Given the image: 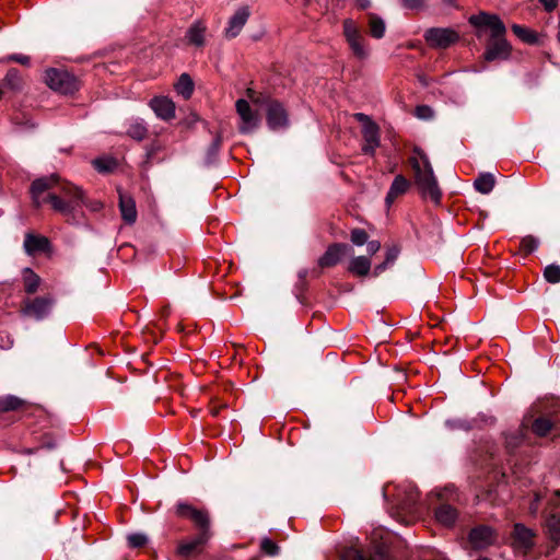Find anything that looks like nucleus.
I'll return each mask as SVG.
<instances>
[{
	"instance_id": "obj_1",
	"label": "nucleus",
	"mask_w": 560,
	"mask_h": 560,
	"mask_svg": "<svg viewBox=\"0 0 560 560\" xmlns=\"http://www.w3.org/2000/svg\"><path fill=\"white\" fill-rule=\"evenodd\" d=\"M31 195L36 208L49 202L51 208L69 219L83 200V191L70 184L61 183L57 174L35 179L31 185Z\"/></svg>"
},
{
	"instance_id": "obj_2",
	"label": "nucleus",
	"mask_w": 560,
	"mask_h": 560,
	"mask_svg": "<svg viewBox=\"0 0 560 560\" xmlns=\"http://www.w3.org/2000/svg\"><path fill=\"white\" fill-rule=\"evenodd\" d=\"M523 423L538 436H546L552 429L560 428V399L552 400L536 418L525 417Z\"/></svg>"
},
{
	"instance_id": "obj_3",
	"label": "nucleus",
	"mask_w": 560,
	"mask_h": 560,
	"mask_svg": "<svg viewBox=\"0 0 560 560\" xmlns=\"http://www.w3.org/2000/svg\"><path fill=\"white\" fill-rule=\"evenodd\" d=\"M408 162L413 172L415 184L417 185L421 196L430 197L432 201L439 203L442 198V191L439 187L433 170H430L429 172L422 171L421 163L417 156L409 158Z\"/></svg>"
},
{
	"instance_id": "obj_4",
	"label": "nucleus",
	"mask_w": 560,
	"mask_h": 560,
	"mask_svg": "<svg viewBox=\"0 0 560 560\" xmlns=\"http://www.w3.org/2000/svg\"><path fill=\"white\" fill-rule=\"evenodd\" d=\"M261 108L265 109L267 126L270 130L278 131L290 126L288 109L279 100L270 95Z\"/></svg>"
},
{
	"instance_id": "obj_5",
	"label": "nucleus",
	"mask_w": 560,
	"mask_h": 560,
	"mask_svg": "<svg viewBox=\"0 0 560 560\" xmlns=\"http://www.w3.org/2000/svg\"><path fill=\"white\" fill-rule=\"evenodd\" d=\"M342 26L343 35L354 57L360 60L366 59L370 55V50L366 39L355 22L351 19H346Z\"/></svg>"
},
{
	"instance_id": "obj_6",
	"label": "nucleus",
	"mask_w": 560,
	"mask_h": 560,
	"mask_svg": "<svg viewBox=\"0 0 560 560\" xmlns=\"http://www.w3.org/2000/svg\"><path fill=\"white\" fill-rule=\"evenodd\" d=\"M47 85L61 94H72L79 89L78 79L66 70L48 69L45 72Z\"/></svg>"
},
{
	"instance_id": "obj_7",
	"label": "nucleus",
	"mask_w": 560,
	"mask_h": 560,
	"mask_svg": "<svg viewBox=\"0 0 560 560\" xmlns=\"http://www.w3.org/2000/svg\"><path fill=\"white\" fill-rule=\"evenodd\" d=\"M468 21L477 28L478 37H481L485 30L490 31L489 38H498L506 35V27L497 14L480 12L479 14L471 15Z\"/></svg>"
},
{
	"instance_id": "obj_8",
	"label": "nucleus",
	"mask_w": 560,
	"mask_h": 560,
	"mask_svg": "<svg viewBox=\"0 0 560 560\" xmlns=\"http://www.w3.org/2000/svg\"><path fill=\"white\" fill-rule=\"evenodd\" d=\"M175 513L177 516L190 520L197 527L198 533H210V516L207 510L197 509L187 502H177L175 505Z\"/></svg>"
},
{
	"instance_id": "obj_9",
	"label": "nucleus",
	"mask_w": 560,
	"mask_h": 560,
	"mask_svg": "<svg viewBox=\"0 0 560 560\" xmlns=\"http://www.w3.org/2000/svg\"><path fill=\"white\" fill-rule=\"evenodd\" d=\"M55 304V300L50 295L27 298L22 301L20 313L24 317L42 320L47 317Z\"/></svg>"
},
{
	"instance_id": "obj_10",
	"label": "nucleus",
	"mask_w": 560,
	"mask_h": 560,
	"mask_svg": "<svg viewBox=\"0 0 560 560\" xmlns=\"http://www.w3.org/2000/svg\"><path fill=\"white\" fill-rule=\"evenodd\" d=\"M423 37L430 47L436 49H446L459 40V34L448 27L428 28Z\"/></svg>"
},
{
	"instance_id": "obj_11",
	"label": "nucleus",
	"mask_w": 560,
	"mask_h": 560,
	"mask_svg": "<svg viewBox=\"0 0 560 560\" xmlns=\"http://www.w3.org/2000/svg\"><path fill=\"white\" fill-rule=\"evenodd\" d=\"M341 560H398L393 557L387 547L377 545L373 548L370 555H366L363 549L357 546H350L343 549Z\"/></svg>"
},
{
	"instance_id": "obj_12",
	"label": "nucleus",
	"mask_w": 560,
	"mask_h": 560,
	"mask_svg": "<svg viewBox=\"0 0 560 560\" xmlns=\"http://www.w3.org/2000/svg\"><path fill=\"white\" fill-rule=\"evenodd\" d=\"M236 113L241 118V125L238 126V131L243 135L252 133L259 127L260 117L257 112H254L249 105V103L240 98L235 103Z\"/></svg>"
},
{
	"instance_id": "obj_13",
	"label": "nucleus",
	"mask_w": 560,
	"mask_h": 560,
	"mask_svg": "<svg viewBox=\"0 0 560 560\" xmlns=\"http://www.w3.org/2000/svg\"><path fill=\"white\" fill-rule=\"evenodd\" d=\"M550 512H544L545 526L552 541L560 544V513L553 509L560 505V489L556 490L553 497L548 501Z\"/></svg>"
},
{
	"instance_id": "obj_14",
	"label": "nucleus",
	"mask_w": 560,
	"mask_h": 560,
	"mask_svg": "<svg viewBox=\"0 0 560 560\" xmlns=\"http://www.w3.org/2000/svg\"><path fill=\"white\" fill-rule=\"evenodd\" d=\"M526 434L527 425L525 427V423H522L518 430L504 434V446L508 455L510 456L508 462L511 467H517L518 465L514 457L521 454V448L524 445Z\"/></svg>"
},
{
	"instance_id": "obj_15",
	"label": "nucleus",
	"mask_w": 560,
	"mask_h": 560,
	"mask_svg": "<svg viewBox=\"0 0 560 560\" xmlns=\"http://www.w3.org/2000/svg\"><path fill=\"white\" fill-rule=\"evenodd\" d=\"M512 52V46L505 36L498 38H489L483 52V60L492 62L495 60H508Z\"/></svg>"
},
{
	"instance_id": "obj_16",
	"label": "nucleus",
	"mask_w": 560,
	"mask_h": 560,
	"mask_svg": "<svg viewBox=\"0 0 560 560\" xmlns=\"http://www.w3.org/2000/svg\"><path fill=\"white\" fill-rule=\"evenodd\" d=\"M352 247L347 243H332L330 244L323 256L318 259L319 268H330L338 265L342 257L350 254Z\"/></svg>"
},
{
	"instance_id": "obj_17",
	"label": "nucleus",
	"mask_w": 560,
	"mask_h": 560,
	"mask_svg": "<svg viewBox=\"0 0 560 560\" xmlns=\"http://www.w3.org/2000/svg\"><path fill=\"white\" fill-rule=\"evenodd\" d=\"M479 422L483 424H492L494 423V418L492 416H487L485 413H479L476 418H453L444 421V425L450 431L462 430V431H470L479 425Z\"/></svg>"
},
{
	"instance_id": "obj_18",
	"label": "nucleus",
	"mask_w": 560,
	"mask_h": 560,
	"mask_svg": "<svg viewBox=\"0 0 560 560\" xmlns=\"http://www.w3.org/2000/svg\"><path fill=\"white\" fill-rule=\"evenodd\" d=\"M118 192V207L122 221L131 225L137 221L138 211L133 197L125 191L122 188L117 187Z\"/></svg>"
},
{
	"instance_id": "obj_19",
	"label": "nucleus",
	"mask_w": 560,
	"mask_h": 560,
	"mask_svg": "<svg viewBox=\"0 0 560 560\" xmlns=\"http://www.w3.org/2000/svg\"><path fill=\"white\" fill-rule=\"evenodd\" d=\"M439 500V504L434 508L435 520L444 527H454L459 517L458 510L451 503L444 501L442 497H440Z\"/></svg>"
},
{
	"instance_id": "obj_20",
	"label": "nucleus",
	"mask_w": 560,
	"mask_h": 560,
	"mask_svg": "<svg viewBox=\"0 0 560 560\" xmlns=\"http://www.w3.org/2000/svg\"><path fill=\"white\" fill-rule=\"evenodd\" d=\"M468 540L474 549H485L494 540L493 529L488 525L475 526L468 534Z\"/></svg>"
},
{
	"instance_id": "obj_21",
	"label": "nucleus",
	"mask_w": 560,
	"mask_h": 560,
	"mask_svg": "<svg viewBox=\"0 0 560 560\" xmlns=\"http://www.w3.org/2000/svg\"><path fill=\"white\" fill-rule=\"evenodd\" d=\"M249 16L250 10L247 5L238 8L229 19L228 26L224 30L225 37L232 39L238 36Z\"/></svg>"
},
{
	"instance_id": "obj_22",
	"label": "nucleus",
	"mask_w": 560,
	"mask_h": 560,
	"mask_svg": "<svg viewBox=\"0 0 560 560\" xmlns=\"http://www.w3.org/2000/svg\"><path fill=\"white\" fill-rule=\"evenodd\" d=\"M165 151V144L159 139H154L145 151V158L141 163V168L148 172L154 164H160L165 160V155L162 154Z\"/></svg>"
},
{
	"instance_id": "obj_23",
	"label": "nucleus",
	"mask_w": 560,
	"mask_h": 560,
	"mask_svg": "<svg viewBox=\"0 0 560 560\" xmlns=\"http://www.w3.org/2000/svg\"><path fill=\"white\" fill-rule=\"evenodd\" d=\"M23 247L27 255L33 256L37 253H45L50 250V241L48 237L43 235L26 233Z\"/></svg>"
},
{
	"instance_id": "obj_24",
	"label": "nucleus",
	"mask_w": 560,
	"mask_h": 560,
	"mask_svg": "<svg viewBox=\"0 0 560 560\" xmlns=\"http://www.w3.org/2000/svg\"><path fill=\"white\" fill-rule=\"evenodd\" d=\"M150 107L161 119L168 120L175 116V104L166 96L153 97L150 101Z\"/></svg>"
},
{
	"instance_id": "obj_25",
	"label": "nucleus",
	"mask_w": 560,
	"mask_h": 560,
	"mask_svg": "<svg viewBox=\"0 0 560 560\" xmlns=\"http://www.w3.org/2000/svg\"><path fill=\"white\" fill-rule=\"evenodd\" d=\"M14 410H32V412H42L39 407L31 406L25 400L16 396L8 395L0 397V412H9Z\"/></svg>"
},
{
	"instance_id": "obj_26",
	"label": "nucleus",
	"mask_w": 560,
	"mask_h": 560,
	"mask_svg": "<svg viewBox=\"0 0 560 560\" xmlns=\"http://www.w3.org/2000/svg\"><path fill=\"white\" fill-rule=\"evenodd\" d=\"M514 545L518 548L530 549L534 545L535 533L523 524H515L513 528Z\"/></svg>"
},
{
	"instance_id": "obj_27",
	"label": "nucleus",
	"mask_w": 560,
	"mask_h": 560,
	"mask_svg": "<svg viewBox=\"0 0 560 560\" xmlns=\"http://www.w3.org/2000/svg\"><path fill=\"white\" fill-rule=\"evenodd\" d=\"M211 535L205 533H198L191 541H182L177 547V552L180 557L189 558L190 556L198 553L199 548L205 545Z\"/></svg>"
},
{
	"instance_id": "obj_28",
	"label": "nucleus",
	"mask_w": 560,
	"mask_h": 560,
	"mask_svg": "<svg viewBox=\"0 0 560 560\" xmlns=\"http://www.w3.org/2000/svg\"><path fill=\"white\" fill-rule=\"evenodd\" d=\"M23 85V80L20 71L15 68L8 70L5 77L0 81V100L8 91H20Z\"/></svg>"
},
{
	"instance_id": "obj_29",
	"label": "nucleus",
	"mask_w": 560,
	"mask_h": 560,
	"mask_svg": "<svg viewBox=\"0 0 560 560\" xmlns=\"http://www.w3.org/2000/svg\"><path fill=\"white\" fill-rule=\"evenodd\" d=\"M411 182L407 179L404 175L398 174L390 187L389 190L385 197L386 205L390 206L399 196L407 192V190L410 188Z\"/></svg>"
},
{
	"instance_id": "obj_30",
	"label": "nucleus",
	"mask_w": 560,
	"mask_h": 560,
	"mask_svg": "<svg viewBox=\"0 0 560 560\" xmlns=\"http://www.w3.org/2000/svg\"><path fill=\"white\" fill-rule=\"evenodd\" d=\"M348 271L358 277H365L371 271V260L368 256L353 257L348 266Z\"/></svg>"
},
{
	"instance_id": "obj_31",
	"label": "nucleus",
	"mask_w": 560,
	"mask_h": 560,
	"mask_svg": "<svg viewBox=\"0 0 560 560\" xmlns=\"http://www.w3.org/2000/svg\"><path fill=\"white\" fill-rule=\"evenodd\" d=\"M22 282L25 293L31 295L37 292L42 279L33 269L26 267L22 270Z\"/></svg>"
},
{
	"instance_id": "obj_32",
	"label": "nucleus",
	"mask_w": 560,
	"mask_h": 560,
	"mask_svg": "<svg viewBox=\"0 0 560 560\" xmlns=\"http://www.w3.org/2000/svg\"><path fill=\"white\" fill-rule=\"evenodd\" d=\"M366 18L370 35L376 39L383 38L386 31L384 20L375 13H368Z\"/></svg>"
},
{
	"instance_id": "obj_33",
	"label": "nucleus",
	"mask_w": 560,
	"mask_h": 560,
	"mask_svg": "<svg viewBox=\"0 0 560 560\" xmlns=\"http://www.w3.org/2000/svg\"><path fill=\"white\" fill-rule=\"evenodd\" d=\"M511 30L522 42L528 45H539L540 43L538 33L526 26L512 24Z\"/></svg>"
},
{
	"instance_id": "obj_34",
	"label": "nucleus",
	"mask_w": 560,
	"mask_h": 560,
	"mask_svg": "<svg viewBox=\"0 0 560 560\" xmlns=\"http://www.w3.org/2000/svg\"><path fill=\"white\" fill-rule=\"evenodd\" d=\"M494 185L495 178L491 173H481L474 182L475 189L483 195L490 194Z\"/></svg>"
},
{
	"instance_id": "obj_35",
	"label": "nucleus",
	"mask_w": 560,
	"mask_h": 560,
	"mask_svg": "<svg viewBox=\"0 0 560 560\" xmlns=\"http://www.w3.org/2000/svg\"><path fill=\"white\" fill-rule=\"evenodd\" d=\"M194 89L195 84L191 77L188 73H182L175 84L176 92L185 100H188L192 95Z\"/></svg>"
},
{
	"instance_id": "obj_36",
	"label": "nucleus",
	"mask_w": 560,
	"mask_h": 560,
	"mask_svg": "<svg viewBox=\"0 0 560 560\" xmlns=\"http://www.w3.org/2000/svg\"><path fill=\"white\" fill-rule=\"evenodd\" d=\"M223 143V136L221 132H217L212 142L209 144L206 153L205 162L207 165H211L215 162L217 156L221 150Z\"/></svg>"
},
{
	"instance_id": "obj_37",
	"label": "nucleus",
	"mask_w": 560,
	"mask_h": 560,
	"mask_svg": "<svg viewBox=\"0 0 560 560\" xmlns=\"http://www.w3.org/2000/svg\"><path fill=\"white\" fill-rule=\"evenodd\" d=\"M206 27L200 23L192 24L187 31V37L190 44L202 46L205 44L203 34Z\"/></svg>"
},
{
	"instance_id": "obj_38",
	"label": "nucleus",
	"mask_w": 560,
	"mask_h": 560,
	"mask_svg": "<svg viewBox=\"0 0 560 560\" xmlns=\"http://www.w3.org/2000/svg\"><path fill=\"white\" fill-rule=\"evenodd\" d=\"M362 135L365 142L380 144V127L375 122L363 125Z\"/></svg>"
},
{
	"instance_id": "obj_39",
	"label": "nucleus",
	"mask_w": 560,
	"mask_h": 560,
	"mask_svg": "<svg viewBox=\"0 0 560 560\" xmlns=\"http://www.w3.org/2000/svg\"><path fill=\"white\" fill-rule=\"evenodd\" d=\"M419 500V492L411 491L404 500H399L398 508L404 512L411 513L416 510Z\"/></svg>"
},
{
	"instance_id": "obj_40",
	"label": "nucleus",
	"mask_w": 560,
	"mask_h": 560,
	"mask_svg": "<svg viewBox=\"0 0 560 560\" xmlns=\"http://www.w3.org/2000/svg\"><path fill=\"white\" fill-rule=\"evenodd\" d=\"M538 238H536L533 235H527L521 240L520 249L523 252L525 256H528L538 248Z\"/></svg>"
},
{
	"instance_id": "obj_41",
	"label": "nucleus",
	"mask_w": 560,
	"mask_h": 560,
	"mask_svg": "<svg viewBox=\"0 0 560 560\" xmlns=\"http://www.w3.org/2000/svg\"><path fill=\"white\" fill-rule=\"evenodd\" d=\"M127 135L135 140H143L148 135V129L142 122H133L127 129Z\"/></svg>"
},
{
	"instance_id": "obj_42",
	"label": "nucleus",
	"mask_w": 560,
	"mask_h": 560,
	"mask_svg": "<svg viewBox=\"0 0 560 560\" xmlns=\"http://www.w3.org/2000/svg\"><path fill=\"white\" fill-rule=\"evenodd\" d=\"M544 278L551 284L560 282V266L557 264H550L544 269Z\"/></svg>"
},
{
	"instance_id": "obj_43",
	"label": "nucleus",
	"mask_w": 560,
	"mask_h": 560,
	"mask_svg": "<svg viewBox=\"0 0 560 560\" xmlns=\"http://www.w3.org/2000/svg\"><path fill=\"white\" fill-rule=\"evenodd\" d=\"M260 550L269 557H277L280 555V547L277 542L268 537H265L260 541Z\"/></svg>"
},
{
	"instance_id": "obj_44",
	"label": "nucleus",
	"mask_w": 560,
	"mask_h": 560,
	"mask_svg": "<svg viewBox=\"0 0 560 560\" xmlns=\"http://www.w3.org/2000/svg\"><path fill=\"white\" fill-rule=\"evenodd\" d=\"M350 240L354 245L362 246L368 242L369 234L365 230L355 228L351 230Z\"/></svg>"
},
{
	"instance_id": "obj_45",
	"label": "nucleus",
	"mask_w": 560,
	"mask_h": 560,
	"mask_svg": "<svg viewBox=\"0 0 560 560\" xmlns=\"http://www.w3.org/2000/svg\"><path fill=\"white\" fill-rule=\"evenodd\" d=\"M246 96L257 106L261 108V106L266 103V101L269 98V94L256 92L255 90L248 88L246 90Z\"/></svg>"
},
{
	"instance_id": "obj_46",
	"label": "nucleus",
	"mask_w": 560,
	"mask_h": 560,
	"mask_svg": "<svg viewBox=\"0 0 560 560\" xmlns=\"http://www.w3.org/2000/svg\"><path fill=\"white\" fill-rule=\"evenodd\" d=\"M127 540H128L129 547H131V548H142V547H144L147 545L148 537L144 534L135 533V534H130L127 537Z\"/></svg>"
},
{
	"instance_id": "obj_47",
	"label": "nucleus",
	"mask_w": 560,
	"mask_h": 560,
	"mask_svg": "<svg viewBox=\"0 0 560 560\" xmlns=\"http://www.w3.org/2000/svg\"><path fill=\"white\" fill-rule=\"evenodd\" d=\"M400 246L399 245H392L386 248V255H385V261L388 262L390 266L394 265V262L397 260L399 254H400Z\"/></svg>"
},
{
	"instance_id": "obj_48",
	"label": "nucleus",
	"mask_w": 560,
	"mask_h": 560,
	"mask_svg": "<svg viewBox=\"0 0 560 560\" xmlns=\"http://www.w3.org/2000/svg\"><path fill=\"white\" fill-rule=\"evenodd\" d=\"M307 290V281L306 280H298L294 285L295 296L301 304H306L305 298L303 293Z\"/></svg>"
},
{
	"instance_id": "obj_49",
	"label": "nucleus",
	"mask_w": 560,
	"mask_h": 560,
	"mask_svg": "<svg viewBox=\"0 0 560 560\" xmlns=\"http://www.w3.org/2000/svg\"><path fill=\"white\" fill-rule=\"evenodd\" d=\"M399 2L408 10H420L425 5V0H399Z\"/></svg>"
},
{
	"instance_id": "obj_50",
	"label": "nucleus",
	"mask_w": 560,
	"mask_h": 560,
	"mask_svg": "<svg viewBox=\"0 0 560 560\" xmlns=\"http://www.w3.org/2000/svg\"><path fill=\"white\" fill-rule=\"evenodd\" d=\"M544 495L540 492H534V497L529 503V512L530 514H537L540 509V503Z\"/></svg>"
},
{
	"instance_id": "obj_51",
	"label": "nucleus",
	"mask_w": 560,
	"mask_h": 560,
	"mask_svg": "<svg viewBox=\"0 0 560 560\" xmlns=\"http://www.w3.org/2000/svg\"><path fill=\"white\" fill-rule=\"evenodd\" d=\"M416 114L419 118L427 119L432 116V109L428 105H419L416 108Z\"/></svg>"
},
{
	"instance_id": "obj_52",
	"label": "nucleus",
	"mask_w": 560,
	"mask_h": 560,
	"mask_svg": "<svg viewBox=\"0 0 560 560\" xmlns=\"http://www.w3.org/2000/svg\"><path fill=\"white\" fill-rule=\"evenodd\" d=\"M120 166V161L114 156L107 155V174L117 171Z\"/></svg>"
},
{
	"instance_id": "obj_53",
	"label": "nucleus",
	"mask_w": 560,
	"mask_h": 560,
	"mask_svg": "<svg viewBox=\"0 0 560 560\" xmlns=\"http://www.w3.org/2000/svg\"><path fill=\"white\" fill-rule=\"evenodd\" d=\"M366 244V252L369 255L373 256L381 249V243L378 241H369Z\"/></svg>"
},
{
	"instance_id": "obj_54",
	"label": "nucleus",
	"mask_w": 560,
	"mask_h": 560,
	"mask_svg": "<svg viewBox=\"0 0 560 560\" xmlns=\"http://www.w3.org/2000/svg\"><path fill=\"white\" fill-rule=\"evenodd\" d=\"M390 267L388 262L385 260L378 265H376L372 271V276L377 278L380 277L385 270H387Z\"/></svg>"
},
{
	"instance_id": "obj_55",
	"label": "nucleus",
	"mask_w": 560,
	"mask_h": 560,
	"mask_svg": "<svg viewBox=\"0 0 560 560\" xmlns=\"http://www.w3.org/2000/svg\"><path fill=\"white\" fill-rule=\"evenodd\" d=\"M9 59L24 66L30 65L31 61L30 57L25 55H12Z\"/></svg>"
},
{
	"instance_id": "obj_56",
	"label": "nucleus",
	"mask_w": 560,
	"mask_h": 560,
	"mask_svg": "<svg viewBox=\"0 0 560 560\" xmlns=\"http://www.w3.org/2000/svg\"><path fill=\"white\" fill-rule=\"evenodd\" d=\"M93 166L100 172L105 173V158L100 156L92 161Z\"/></svg>"
},
{
	"instance_id": "obj_57",
	"label": "nucleus",
	"mask_w": 560,
	"mask_h": 560,
	"mask_svg": "<svg viewBox=\"0 0 560 560\" xmlns=\"http://www.w3.org/2000/svg\"><path fill=\"white\" fill-rule=\"evenodd\" d=\"M539 2L547 12H552L558 5V0H539Z\"/></svg>"
},
{
	"instance_id": "obj_58",
	"label": "nucleus",
	"mask_w": 560,
	"mask_h": 560,
	"mask_svg": "<svg viewBox=\"0 0 560 560\" xmlns=\"http://www.w3.org/2000/svg\"><path fill=\"white\" fill-rule=\"evenodd\" d=\"M377 147H380V144H373V143L365 142V144L362 147V151L366 155H374Z\"/></svg>"
},
{
	"instance_id": "obj_59",
	"label": "nucleus",
	"mask_w": 560,
	"mask_h": 560,
	"mask_svg": "<svg viewBox=\"0 0 560 560\" xmlns=\"http://www.w3.org/2000/svg\"><path fill=\"white\" fill-rule=\"evenodd\" d=\"M354 118L363 125H368L369 122H374L370 116L363 114V113H357L354 114Z\"/></svg>"
},
{
	"instance_id": "obj_60",
	"label": "nucleus",
	"mask_w": 560,
	"mask_h": 560,
	"mask_svg": "<svg viewBox=\"0 0 560 560\" xmlns=\"http://www.w3.org/2000/svg\"><path fill=\"white\" fill-rule=\"evenodd\" d=\"M421 161L422 165V171H430V170H433L432 165H431V162L428 158L427 154H421V159L419 160V162Z\"/></svg>"
},
{
	"instance_id": "obj_61",
	"label": "nucleus",
	"mask_w": 560,
	"mask_h": 560,
	"mask_svg": "<svg viewBox=\"0 0 560 560\" xmlns=\"http://www.w3.org/2000/svg\"><path fill=\"white\" fill-rule=\"evenodd\" d=\"M86 207H89L92 211H98L103 208V203L101 201H90L86 202Z\"/></svg>"
},
{
	"instance_id": "obj_62",
	"label": "nucleus",
	"mask_w": 560,
	"mask_h": 560,
	"mask_svg": "<svg viewBox=\"0 0 560 560\" xmlns=\"http://www.w3.org/2000/svg\"><path fill=\"white\" fill-rule=\"evenodd\" d=\"M371 1L370 0H357V7L360 10H366L370 8Z\"/></svg>"
},
{
	"instance_id": "obj_63",
	"label": "nucleus",
	"mask_w": 560,
	"mask_h": 560,
	"mask_svg": "<svg viewBox=\"0 0 560 560\" xmlns=\"http://www.w3.org/2000/svg\"><path fill=\"white\" fill-rule=\"evenodd\" d=\"M224 408H226V404H222V405H221V406H219V407H217V406H212V407L210 408V412H211V415H212L213 417H218V416H219V413H220V410H221V409H224Z\"/></svg>"
},
{
	"instance_id": "obj_64",
	"label": "nucleus",
	"mask_w": 560,
	"mask_h": 560,
	"mask_svg": "<svg viewBox=\"0 0 560 560\" xmlns=\"http://www.w3.org/2000/svg\"><path fill=\"white\" fill-rule=\"evenodd\" d=\"M108 389L117 400L119 399L120 394H122V392L118 388L117 384H114V386H112Z\"/></svg>"
}]
</instances>
